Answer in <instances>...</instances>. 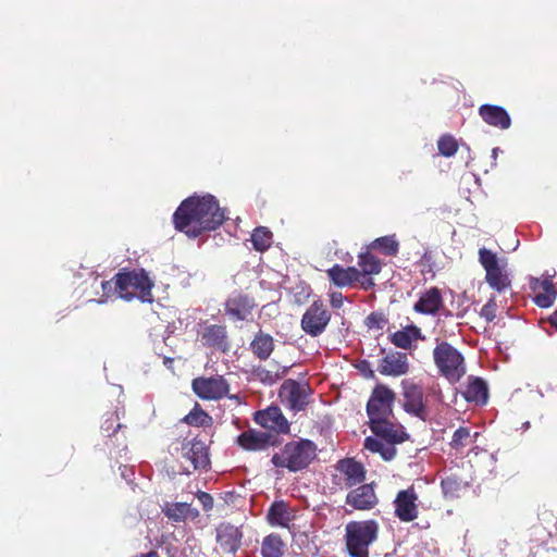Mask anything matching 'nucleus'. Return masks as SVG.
Returning <instances> with one entry per match:
<instances>
[{
    "label": "nucleus",
    "mask_w": 557,
    "mask_h": 557,
    "mask_svg": "<svg viewBox=\"0 0 557 557\" xmlns=\"http://www.w3.org/2000/svg\"><path fill=\"white\" fill-rule=\"evenodd\" d=\"M382 375L401 376L409 371L408 357L405 352L393 351L386 355L377 368Z\"/></svg>",
    "instance_id": "nucleus-21"
},
{
    "label": "nucleus",
    "mask_w": 557,
    "mask_h": 557,
    "mask_svg": "<svg viewBox=\"0 0 557 557\" xmlns=\"http://www.w3.org/2000/svg\"><path fill=\"white\" fill-rule=\"evenodd\" d=\"M119 417L115 412L110 413L108 418L101 424V430L107 433L109 437L116 434V432L123 428L121 423H117Z\"/></svg>",
    "instance_id": "nucleus-41"
},
{
    "label": "nucleus",
    "mask_w": 557,
    "mask_h": 557,
    "mask_svg": "<svg viewBox=\"0 0 557 557\" xmlns=\"http://www.w3.org/2000/svg\"><path fill=\"white\" fill-rule=\"evenodd\" d=\"M403 408L404 410L422 421H426L429 412L423 401V389L410 381H403Z\"/></svg>",
    "instance_id": "nucleus-14"
},
{
    "label": "nucleus",
    "mask_w": 557,
    "mask_h": 557,
    "mask_svg": "<svg viewBox=\"0 0 557 557\" xmlns=\"http://www.w3.org/2000/svg\"><path fill=\"white\" fill-rule=\"evenodd\" d=\"M395 445L396 444H389L387 442L383 443V448L381 449V451H379V454L382 456L384 460H392L396 456L397 450L395 448Z\"/></svg>",
    "instance_id": "nucleus-44"
},
{
    "label": "nucleus",
    "mask_w": 557,
    "mask_h": 557,
    "mask_svg": "<svg viewBox=\"0 0 557 557\" xmlns=\"http://www.w3.org/2000/svg\"><path fill=\"white\" fill-rule=\"evenodd\" d=\"M358 368L364 374V376L370 379L374 377V371L371 369L370 363L367 360L361 361Z\"/></svg>",
    "instance_id": "nucleus-48"
},
{
    "label": "nucleus",
    "mask_w": 557,
    "mask_h": 557,
    "mask_svg": "<svg viewBox=\"0 0 557 557\" xmlns=\"http://www.w3.org/2000/svg\"><path fill=\"white\" fill-rule=\"evenodd\" d=\"M345 297L341 292L330 293V304L333 309H339L344 304Z\"/></svg>",
    "instance_id": "nucleus-45"
},
{
    "label": "nucleus",
    "mask_w": 557,
    "mask_h": 557,
    "mask_svg": "<svg viewBox=\"0 0 557 557\" xmlns=\"http://www.w3.org/2000/svg\"><path fill=\"white\" fill-rule=\"evenodd\" d=\"M422 333L417 325H408L403 330L396 331L391 335V342L398 348L410 349L412 343L422 339Z\"/></svg>",
    "instance_id": "nucleus-28"
},
{
    "label": "nucleus",
    "mask_w": 557,
    "mask_h": 557,
    "mask_svg": "<svg viewBox=\"0 0 557 557\" xmlns=\"http://www.w3.org/2000/svg\"><path fill=\"white\" fill-rule=\"evenodd\" d=\"M183 422L191 426H208L212 423V418L196 404L194 409L183 418Z\"/></svg>",
    "instance_id": "nucleus-37"
},
{
    "label": "nucleus",
    "mask_w": 557,
    "mask_h": 557,
    "mask_svg": "<svg viewBox=\"0 0 557 557\" xmlns=\"http://www.w3.org/2000/svg\"><path fill=\"white\" fill-rule=\"evenodd\" d=\"M437 148L442 156L453 157L458 150V143L451 135H443L437 141Z\"/></svg>",
    "instance_id": "nucleus-40"
},
{
    "label": "nucleus",
    "mask_w": 557,
    "mask_h": 557,
    "mask_svg": "<svg viewBox=\"0 0 557 557\" xmlns=\"http://www.w3.org/2000/svg\"><path fill=\"white\" fill-rule=\"evenodd\" d=\"M255 307V298L243 292L232 293L224 304L225 314L234 321L247 320Z\"/></svg>",
    "instance_id": "nucleus-16"
},
{
    "label": "nucleus",
    "mask_w": 557,
    "mask_h": 557,
    "mask_svg": "<svg viewBox=\"0 0 557 557\" xmlns=\"http://www.w3.org/2000/svg\"><path fill=\"white\" fill-rule=\"evenodd\" d=\"M317 457L315 444L307 438L286 443L280 453L272 456L271 462L276 468L290 472L306 469Z\"/></svg>",
    "instance_id": "nucleus-3"
},
{
    "label": "nucleus",
    "mask_w": 557,
    "mask_h": 557,
    "mask_svg": "<svg viewBox=\"0 0 557 557\" xmlns=\"http://www.w3.org/2000/svg\"><path fill=\"white\" fill-rule=\"evenodd\" d=\"M194 393L201 399L216 400L225 397L230 385L222 375L196 377L191 382Z\"/></svg>",
    "instance_id": "nucleus-12"
},
{
    "label": "nucleus",
    "mask_w": 557,
    "mask_h": 557,
    "mask_svg": "<svg viewBox=\"0 0 557 557\" xmlns=\"http://www.w3.org/2000/svg\"><path fill=\"white\" fill-rule=\"evenodd\" d=\"M284 546L282 537L276 533H271L262 541L261 555L262 557H283Z\"/></svg>",
    "instance_id": "nucleus-34"
},
{
    "label": "nucleus",
    "mask_w": 557,
    "mask_h": 557,
    "mask_svg": "<svg viewBox=\"0 0 557 557\" xmlns=\"http://www.w3.org/2000/svg\"><path fill=\"white\" fill-rule=\"evenodd\" d=\"M198 499L201 503L205 510H210L213 507V497L206 492L198 493Z\"/></svg>",
    "instance_id": "nucleus-46"
},
{
    "label": "nucleus",
    "mask_w": 557,
    "mask_h": 557,
    "mask_svg": "<svg viewBox=\"0 0 557 557\" xmlns=\"http://www.w3.org/2000/svg\"><path fill=\"white\" fill-rule=\"evenodd\" d=\"M479 115L490 126L508 129L511 125V119L508 112L496 104H482L479 107Z\"/></svg>",
    "instance_id": "nucleus-24"
},
{
    "label": "nucleus",
    "mask_w": 557,
    "mask_h": 557,
    "mask_svg": "<svg viewBox=\"0 0 557 557\" xmlns=\"http://www.w3.org/2000/svg\"><path fill=\"white\" fill-rule=\"evenodd\" d=\"M267 518L271 525H278L283 528H287L292 520L287 505L283 500L274 502L270 506Z\"/></svg>",
    "instance_id": "nucleus-31"
},
{
    "label": "nucleus",
    "mask_w": 557,
    "mask_h": 557,
    "mask_svg": "<svg viewBox=\"0 0 557 557\" xmlns=\"http://www.w3.org/2000/svg\"><path fill=\"white\" fill-rule=\"evenodd\" d=\"M250 350L260 360H267L274 350L273 337L259 331L250 343Z\"/></svg>",
    "instance_id": "nucleus-29"
},
{
    "label": "nucleus",
    "mask_w": 557,
    "mask_h": 557,
    "mask_svg": "<svg viewBox=\"0 0 557 557\" xmlns=\"http://www.w3.org/2000/svg\"><path fill=\"white\" fill-rule=\"evenodd\" d=\"M368 249L377 250L387 257H395L399 251V242L395 234L386 235L372 240Z\"/></svg>",
    "instance_id": "nucleus-32"
},
{
    "label": "nucleus",
    "mask_w": 557,
    "mask_h": 557,
    "mask_svg": "<svg viewBox=\"0 0 557 557\" xmlns=\"http://www.w3.org/2000/svg\"><path fill=\"white\" fill-rule=\"evenodd\" d=\"M112 284L117 295L127 301L137 297L141 302H153L151 289L154 284L144 269H122L111 281L102 282L103 292L110 290Z\"/></svg>",
    "instance_id": "nucleus-2"
},
{
    "label": "nucleus",
    "mask_w": 557,
    "mask_h": 557,
    "mask_svg": "<svg viewBox=\"0 0 557 557\" xmlns=\"http://www.w3.org/2000/svg\"><path fill=\"white\" fill-rule=\"evenodd\" d=\"M363 446L369 451L377 453L379 454V451H381V449L383 448V442L379 437L375 438V437H372V436H368L364 440Z\"/></svg>",
    "instance_id": "nucleus-43"
},
{
    "label": "nucleus",
    "mask_w": 557,
    "mask_h": 557,
    "mask_svg": "<svg viewBox=\"0 0 557 557\" xmlns=\"http://www.w3.org/2000/svg\"><path fill=\"white\" fill-rule=\"evenodd\" d=\"M226 220L225 211L210 194L184 199L173 214V224L189 238L215 231Z\"/></svg>",
    "instance_id": "nucleus-1"
},
{
    "label": "nucleus",
    "mask_w": 557,
    "mask_h": 557,
    "mask_svg": "<svg viewBox=\"0 0 557 557\" xmlns=\"http://www.w3.org/2000/svg\"><path fill=\"white\" fill-rule=\"evenodd\" d=\"M310 393L311 389L307 384H301L292 379L284 381L280 388V397L295 412L306 408Z\"/></svg>",
    "instance_id": "nucleus-13"
},
{
    "label": "nucleus",
    "mask_w": 557,
    "mask_h": 557,
    "mask_svg": "<svg viewBox=\"0 0 557 557\" xmlns=\"http://www.w3.org/2000/svg\"><path fill=\"white\" fill-rule=\"evenodd\" d=\"M358 267L361 277L366 275H376L382 270V261L368 249L358 255Z\"/></svg>",
    "instance_id": "nucleus-33"
},
{
    "label": "nucleus",
    "mask_w": 557,
    "mask_h": 557,
    "mask_svg": "<svg viewBox=\"0 0 557 557\" xmlns=\"http://www.w3.org/2000/svg\"><path fill=\"white\" fill-rule=\"evenodd\" d=\"M272 232L265 226H258L251 234L253 249L260 252L268 250L272 245Z\"/></svg>",
    "instance_id": "nucleus-36"
},
{
    "label": "nucleus",
    "mask_w": 557,
    "mask_h": 557,
    "mask_svg": "<svg viewBox=\"0 0 557 557\" xmlns=\"http://www.w3.org/2000/svg\"><path fill=\"white\" fill-rule=\"evenodd\" d=\"M550 325L557 331V310L548 319Z\"/></svg>",
    "instance_id": "nucleus-49"
},
{
    "label": "nucleus",
    "mask_w": 557,
    "mask_h": 557,
    "mask_svg": "<svg viewBox=\"0 0 557 557\" xmlns=\"http://www.w3.org/2000/svg\"><path fill=\"white\" fill-rule=\"evenodd\" d=\"M242 537L239 529L230 523L216 529V542L223 553L235 554L242 545Z\"/></svg>",
    "instance_id": "nucleus-23"
},
{
    "label": "nucleus",
    "mask_w": 557,
    "mask_h": 557,
    "mask_svg": "<svg viewBox=\"0 0 557 557\" xmlns=\"http://www.w3.org/2000/svg\"><path fill=\"white\" fill-rule=\"evenodd\" d=\"M331 321V312L320 299L314 300L302 314L300 325L302 331L311 337L320 336Z\"/></svg>",
    "instance_id": "nucleus-8"
},
{
    "label": "nucleus",
    "mask_w": 557,
    "mask_h": 557,
    "mask_svg": "<svg viewBox=\"0 0 557 557\" xmlns=\"http://www.w3.org/2000/svg\"><path fill=\"white\" fill-rule=\"evenodd\" d=\"M463 396L467 401L484 405L488 397L487 385L481 377H473L468 383Z\"/></svg>",
    "instance_id": "nucleus-30"
},
{
    "label": "nucleus",
    "mask_w": 557,
    "mask_h": 557,
    "mask_svg": "<svg viewBox=\"0 0 557 557\" xmlns=\"http://www.w3.org/2000/svg\"><path fill=\"white\" fill-rule=\"evenodd\" d=\"M181 455L190 461L193 469H207L210 465L208 447L201 440L184 441L181 445Z\"/></svg>",
    "instance_id": "nucleus-17"
},
{
    "label": "nucleus",
    "mask_w": 557,
    "mask_h": 557,
    "mask_svg": "<svg viewBox=\"0 0 557 557\" xmlns=\"http://www.w3.org/2000/svg\"><path fill=\"white\" fill-rule=\"evenodd\" d=\"M442 488L445 496L454 498L462 488V481L457 475H448L442 480Z\"/></svg>",
    "instance_id": "nucleus-39"
},
{
    "label": "nucleus",
    "mask_w": 557,
    "mask_h": 557,
    "mask_svg": "<svg viewBox=\"0 0 557 557\" xmlns=\"http://www.w3.org/2000/svg\"><path fill=\"white\" fill-rule=\"evenodd\" d=\"M443 305L442 293L437 287L424 292L414 304L413 310L422 314H436Z\"/></svg>",
    "instance_id": "nucleus-26"
},
{
    "label": "nucleus",
    "mask_w": 557,
    "mask_h": 557,
    "mask_svg": "<svg viewBox=\"0 0 557 557\" xmlns=\"http://www.w3.org/2000/svg\"><path fill=\"white\" fill-rule=\"evenodd\" d=\"M530 288L533 293V301L540 308H549L553 306L557 289L549 277L545 278H531Z\"/></svg>",
    "instance_id": "nucleus-20"
},
{
    "label": "nucleus",
    "mask_w": 557,
    "mask_h": 557,
    "mask_svg": "<svg viewBox=\"0 0 557 557\" xmlns=\"http://www.w3.org/2000/svg\"><path fill=\"white\" fill-rule=\"evenodd\" d=\"M326 275L332 284L341 288L352 286L361 278V273L356 267L344 268L341 264L327 269Z\"/></svg>",
    "instance_id": "nucleus-25"
},
{
    "label": "nucleus",
    "mask_w": 557,
    "mask_h": 557,
    "mask_svg": "<svg viewBox=\"0 0 557 557\" xmlns=\"http://www.w3.org/2000/svg\"><path fill=\"white\" fill-rule=\"evenodd\" d=\"M163 513L172 521L184 522L193 511L187 503H172L164 506Z\"/></svg>",
    "instance_id": "nucleus-35"
},
{
    "label": "nucleus",
    "mask_w": 557,
    "mask_h": 557,
    "mask_svg": "<svg viewBox=\"0 0 557 557\" xmlns=\"http://www.w3.org/2000/svg\"><path fill=\"white\" fill-rule=\"evenodd\" d=\"M432 356L438 374L449 383H458L466 375L467 364L465 357L450 343L437 341Z\"/></svg>",
    "instance_id": "nucleus-4"
},
{
    "label": "nucleus",
    "mask_w": 557,
    "mask_h": 557,
    "mask_svg": "<svg viewBox=\"0 0 557 557\" xmlns=\"http://www.w3.org/2000/svg\"><path fill=\"white\" fill-rule=\"evenodd\" d=\"M379 503L372 484H361L346 495V504L355 510H371Z\"/></svg>",
    "instance_id": "nucleus-19"
},
{
    "label": "nucleus",
    "mask_w": 557,
    "mask_h": 557,
    "mask_svg": "<svg viewBox=\"0 0 557 557\" xmlns=\"http://www.w3.org/2000/svg\"><path fill=\"white\" fill-rule=\"evenodd\" d=\"M345 542L350 557H369V546L377 539L375 520L351 521L345 529Z\"/></svg>",
    "instance_id": "nucleus-5"
},
{
    "label": "nucleus",
    "mask_w": 557,
    "mask_h": 557,
    "mask_svg": "<svg viewBox=\"0 0 557 557\" xmlns=\"http://www.w3.org/2000/svg\"><path fill=\"white\" fill-rule=\"evenodd\" d=\"M382 318L376 313H371L367 317V325L369 327H381Z\"/></svg>",
    "instance_id": "nucleus-47"
},
{
    "label": "nucleus",
    "mask_w": 557,
    "mask_h": 557,
    "mask_svg": "<svg viewBox=\"0 0 557 557\" xmlns=\"http://www.w3.org/2000/svg\"><path fill=\"white\" fill-rule=\"evenodd\" d=\"M395 401V393L386 385H376L367 403V414L369 424L372 421H382L393 418V406Z\"/></svg>",
    "instance_id": "nucleus-7"
},
{
    "label": "nucleus",
    "mask_w": 557,
    "mask_h": 557,
    "mask_svg": "<svg viewBox=\"0 0 557 557\" xmlns=\"http://www.w3.org/2000/svg\"><path fill=\"white\" fill-rule=\"evenodd\" d=\"M141 557H159L158 553L154 550H151L147 554L141 555Z\"/></svg>",
    "instance_id": "nucleus-51"
},
{
    "label": "nucleus",
    "mask_w": 557,
    "mask_h": 557,
    "mask_svg": "<svg viewBox=\"0 0 557 557\" xmlns=\"http://www.w3.org/2000/svg\"><path fill=\"white\" fill-rule=\"evenodd\" d=\"M479 262L485 270V282L490 287L499 293L510 287L506 259H499L494 251L483 247L479 249Z\"/></svg>",
    "instance_id": "nucleus-6"
},
{
    "label": "nucleus",
    "mask_w": 557,
    "mask_h": 557,
    "mask_svg": "<svg viewBox=\"0 0 557 557\" xmlns=\"http://www.w3.org/2000/svg\"><path fill=\"white\" fill-rule=\"evenodd\" d=\"M336 470L343 475L346 487L356 486L366 480L364 467L352 458L339 460Z\"/></svg>",
    "instance_id": "nucleus-22"
},
{
    "label": "nucleus",
    "mask_w": 557,
    "mask_h": 557,
    "mask_svg": "<svg viewBox=\"0 0 557 557\" xmlns=\"http://www.w3.org/2000/svg\"><path fill=\"white\" fill-rule=\"evenodd\" d=\"M369 426L376 437L389 444H400L409 438L404 426L392 422L391 419L372 421Z\"/></svg>",
    "instance_id": "nucleus-18"
},
{
    "label": "nucleus",
    "mask_w": 557,
    "mask_h": 557,
    "mask_svg": "<svg viewBox=\"0 0 557 557\" xmlns=\"http://www.w3.org/2000/svg\"><path fill=\"white\" fill-rule=\"evenodd\" d=\"M497 304L496 298L492 296L487 302L481 308L480 317L486 322H492L496 318Z\"/></svg>",
    "instance_id": "nucleus-42"
},
{
    "label": "nucleus",
    "mask_w": 557,
    "mask_h": 557,
    "mask_svg": "<svg viewBox=\"0 0 557 557\" xmlns=\"http://www.w3.org/2000/svg\"><path fill=\"white\" fill-rule=\"evenodd\" d=\"M197 334L203 347L222 354H226L231 349V342L226 325L203 322L199 324Z\"/></svg>",
    "instance_id": "nucleus-9"
},
{
    "label": "nucleus",
    "mask_w": 557,
    "mask_h": 557,
    "mask_svg": "<svg viewBox=\"0 0 557 557\" xmlns=\"http://www.w3.org/2000/svg\"><path fill=\"white\" fill-rule=\"evenodd\" d=\"M253 421L268 431V433L286 435L290 432V423L278 406H269L253 413Z\"/></svg>",
    "instance_id": "nucleus-10"
},
{
    "label": "nucleus",
    "mask_w": 557,
    "mask_h": 557,
    "mask_svg": "<svg viewBox=\"0 0 557 557\" xmlns=\"http://www.w3.org/2000/svg\"><path fill=\"white\" fill-rule=\"evenodd\" d=\"M419 495L413 484L400 490L393 502L394 515L401 522L414 521L419 516Z\"/></svg>",
    "instance_id": "nucleus-11"
},
{
    "label": "nucleus",
    "mask_w": 557,
    "mask_h": 557,
    "mask_svg": "<svg viewBox=\"0 0 557 557\" xmlns=\"http://www.w3.org/2000/svg\"><path fill=\"white\" fill-rule=\"evenodd\" d=\"M288 368H281L278 364L270 363L269 367L258 366L253 368L252 375L265 385H273L284 377Z\"/></svg>",
    "instance_id": "nucleus-27"
},
{
    "label": "nucleus",
    "mask_w": 557,
    "mask_h": 557,
    "mask_svg": "<svg viewBox=\"0 0 557 557\" xmlns=\"http://www.w3.org/2000/svg\"><path fill=\"white\" fill-rule=\"evenodd\" d=\"M471 432L469 428L460 426L458 428L451 437L449 443L450 447L455 450H460L465 448L467 445L471 443Z\"/></svg>",
    "instance_id": "nucleus-38"
},
{
    "label": "nucleus",
    "mask_w": 557,
    "mask_h": 557,
    "mask_svg": "<svg viewBox=\"0 0 557 557\" xmlns=\"http://www.w3.org/2000/svg\"><path fill=\"white\" fill-rule=\"evenodd\" d=\"M172 362H173V359H172V358H168V357H166V358H164V364H165L166 367H170V366L172 364Z\"/></svg>",
    "instance_id": "nucleus-52"
},
{
    "label": "nucleus",
    "mask_w": 557,
    "mask_h": 557,
    "mask_svg": "<svg viewBox=\"0 0 557 557\" xmlns=\"http://www.w3.org/2000/svg\"><path fill=\"white\" fill-rule=\"evenodd\" d=\"M236 444L244 450L262 451L270 447L278 446L281 441L274 434L249 429L237 436Z\"/></svg>",
    "instance_id": "nucleus-15"
},
{
    "label": "nucleus",
    "mask_w": 557,
    "mask_h": 557,
    "mask_svg": "<svg viewBox=\"0 0 557 557\" xmlns=\"http://www.w3.org/2000/svg\"><path fill=\"white\" fill-rule=\"evenodd\" d=\"M361 285L364 289H369L374 286V282L372 278H368L367 281L361 282Z\"/></svg>",
    "instance_id": "nucleus-50"
}]
</instances>
